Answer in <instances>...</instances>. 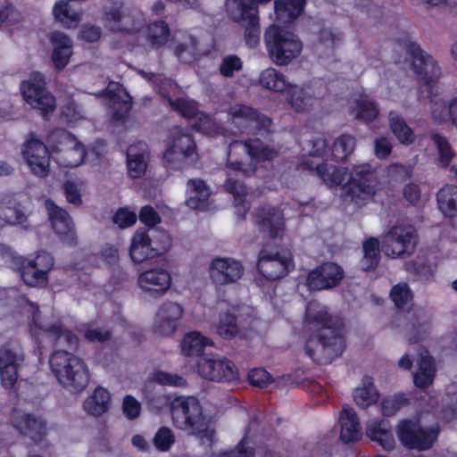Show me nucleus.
Wrapping results in <instances>:
<instances>
[{"label":"nucleus","mask_w":457,"mask_h":457,"mask_svg":"<svg viewBox=\"0 0 457 457\" xmlns=\"http://www.w3.org/2000/svg\"><path fill=\"white\" fill-rule=\"evenodd\" d=\"M312 148L310 155L321 157L325 161L321 163H314L309 158L303 159L299 167L303 170H309L319 177L324 184L329 187L342 185V195L357 204L374 197L376 194L377 178L375 170L369 163L353 166L348 181L343 185L348 175V170L344 167L328 164L329 147L327 140L316 137L311 140Z\"/></svg>","instance_id":"f257e3e1"},{"label":"nucleus","mask_w":457,"mask_h":457,"mask_svg":"<svg viewBox=\"0 0 457 457\" xmlns=\"http://www.w3.org/2000/svg\"><path fill=\"white\" fill-rule=\"evenodd\" d=\"M304 321L310 333L304 344L305 354L315 363L329 364L346 348L344 320L329 312L325 305L309 302Z\"/></svg>","instance_id":"f03ea898"},{"label":"nucleus","mask_w":457,"mask_h":457,"mask_svg":"<svg viewBox=\"0 0 457 457\" xmlns=\"http://www.w3.org/2000/svg\"><path fill=\"white\" fill-rule=\"evenodd\" d=\"M77 137L64 129H54L46 137V144L35 137L28 139L22 147V155L31 172L40 178L49 174L50 154H62L69 145H76Z\"/></svg>","instance_id":"7ed1b4c3"},{"label":"nucleus","mask_w":457,"mask_h":457,"mask_svg":"<svg viewBox=\"0 0 457 457\" xmlns=\"http://www.w3.org/2000/svg\"><path fill=\"white\" fill-rule=\"evenodd\" d=\"M49 365L58 382L73 393L83 391L89 382V370L82 359L68 350H55Z\"/></svg>","instance_id":"20e7f679"},{"label":"nucleus","mask_w":457,"mask_h":457,"mask_svg":"<svg viewBox=\"0 0 457 457\" xmlns=\"http://www.w3.org/2000/svg\"><path fill=\"white\" fill-rule=\"evenodd\" d=\"M174 426L190 434L197 435L202 443L212 446L214 443V430L209 428L203 414L202 406L194 398H175L170 405Z\"/></svg>","instance_id":"39448f33"},{"label":"nucleus","mask_w":457,"mask_h":457,"mask_svg":"<svg viewBox=\"0 0 457 457\" xmlns=\"http://www.w3.org/2000/svg\"><path fill=\"white\" fill-rule=\"evenodd\" d=\"M270 0H227L225 9L228 17L244 30V40L250 48L260 43V17L258 4Z\"/></svg>","instance_id":"423d86ee"},{"label":"nucleus","mask_w":457,"mask_h":457,"mask_svg":"<svg viewBox=\"0 0 457 457\" xmlns=\"http://www.w3.org/2000/svg\"><path fill=\"white\" fill-rule=\"evenodd\" d=\"M264 43L269 57L278 66L290 64L303 50V43L295 33L275 24L265 29Z\"/></svg>","instance_id":"0eeeda50"},{"label":"nucleus","mask_w":457,"mask_h":457,"mask_svg":"<svg viewBox=\"0 0 457 457\" xmlns=\"http://www.w3.org/2000/svg\"><path fill=\"white\" fill-rule=\"evenodd\" d=\"M256 267L258 272L267 280L280 279L294 270L293 254L287 249L265 243L259 252Z\"/></svg>","instance_id":"6e6552de"},{"label":"nucleus","mask_w":457,"mask_h":457,"mask_svg":"<svg viewBox=\"0 0 457 457\" xmlns=\"http://www.w3.org/2000/svg\"><path fill=\"white\" fill-rule=\"evenodd\" d=\"M24 284L43 288L48 285L49 273L54 265L51 253L38 251L33 257L18 256L13 260Z\"/></svg>","instance_id":"1a4fd4ad"},{"label":"nucleus","mask_w":457,"mask_h":457,"mask_svg":"<svg viewBox=\"0 0 457 457\" xmlns=\"http://www.w3.org/2000/svg\"><path fill=\"white\" fill-rule=\"evenodd\" d=\"M395 433L404 448L424 452L431 449L437 441L439 429L423 427L419 420L403 419L397 423Z\"/></svg>","instance_id":"9d476101"},{"label":"nucleus","mask_w":457,"mask_h":457,"mask_svg":"<svg viewBox=\"0 0 457 457\" xmlns=\"http://www.w3.org/2000/svg\"><path fill=\"white\" fill-rule=\"evenodd\" d=\"M196 144L190 133L179 127L169 130V142L163 153V161L167 168H177V162H185L193 156L197 158Z\"/></svg>","instance_id":"9b49d317"},{"label":"nucleus","mask_w":457,"mask_h":457,"mask_svg":"<svg viewBox=\"0 0 457 457\" xmlns=\"http://www.w3.org/2000/svg\"><path fill=\"white\" fill-rule=\"evenodd\" d=\"M418 235L411 225L393 226L384 238V251L393 258L410 256L416 248Z\"/></svg>","instance_id":"f8f14e48"},{"label":"nucleus","mask_w":457,"mask_h":457,"mask_svg":"<svg viewBox=\"0 0 457 457\" xmlns=\"http://www.w3.org/2000/svg\"><path fill=\"white\" fill-rule=\"evenodd\" d=\"M46 80L39 72H34L23 81L21 90L24 100L43 113L48 114L55 109L54 97L46 89Z\"/></svg>","instance_id":"ddd939ff"},{"label":"nucleus","mask_w":457,"mask_h":457,"mask_svg":"<svg viewBox=\"0 0 457 457\" xmlns=\"http://www.w3.org/2000/svg\"><path fill=\"white\" fill-rule=\"evenodd\" d=\"M196 369L203 378L211 381L232 382L238 378L237 368L232 361L226 357H199Z\"/></svg>","instance_id":"4468645a"},{"label":"nucleus","mask_w":457,"mask_h":457,"mask_svg":"<svg viewBox=\"0 0 457 457\" xmlns=\"http://www.w3.org/2000/svg\"><path fill=\"white\" fill-rule=\"evenodd\" d=\"M344 277L345 270L340 265L325 262L309 271L305 284L311 291L328 290L339 286Z\"/></svg>","instance_id":"2eb2a0df"},{"label":"nucleus","mask_w":457,"mask_h":457,"mask_svg":"<svg viewBox=\"0 0 457 457\" xmlns=\"http://www.w3.org/2000/svg\"><path fill=\"white\" fill-rule=\"evenodd\" d=\"M11 421L21 436L35 444L41 443L47 436V423L42 416L15 409L11 414Z\"/></svg>","instance_id":"dca6fc26"},{"label":"nucleus","mask_w":457,"mask_h":457,"mask_svg":"<svg viewBox=\"0 0 457 457\" xmlns=\"http://www.w3.org/2000/svg\"><path fill=\"white\" fill-rule=\"evenodd\" d=\"M46 206L52 228L60 240L69 245H75L77 243L76 233L68 212L50 199L46 201Z\"/></svg>","instance_id":"f3484780"},{"label":"nucleus","mask_w":457,"mask_h":457,"mask_svg":"<svg viewBox=\"0 0 457 457\" xmlns=\"http://www.w3.org/2000/svg\"><path fill=\"white\" fill-rule=\"evenodd\" d=\"M209 274L215 285H228L237 282L244 274L242 263L233 258L216 257L209 268Z\"/></svg>","instance_id":"a211bd4d"},{"label":"nucleus","mask_w":457,"mask_h":457,"mask_svg":"<svg viewBox=\"0 0 457 457\" xmlns=\"http://www.w3.org/2000/svg\"><path fill=\"white\" fill-rule=\"evenodd\" d=\"M24 361L21 351L6 345L0 348V381L5 389H12L19 378V369Z\"/></svg>","instance_id":"6ab92c4d"},{"label":"nucleus","mask_w":457,"mask_h":457,"mask_svg":"<svg viewBox=\"0 0 457 457\" xmlns=\"http://www.w3.org/2000/svg\"><path fill=\"white\" fill-rule=\"evenodd\" d=\"M253 216L259 229L268 233L270 239L283 235L285 220L277 207L268 204L260 205L255 209Z\"/></svg>","instance_id":"aec40b11"},{"label":"nucleus","mask_w":457,"mask_h":457,"mask_svg":"<svg viewBox=\"0 0 457 457\" xmlns=\"http://www.w3.org/2000/svg\"><path fill=\"white\" fill-rule=\"evenodd\" d=\"M138 285L153 297L163 295L170 287L171 276L162 268L148 269L138 276Z\"/></svg>","instance_id":"412c9836"},{"label":"nucleus","mask_w":457,"mask_h":457,"mask_svg":"<svg viewBox=\"0 0 457 457\" xmlns=\"http://www.w3.org/2000/svg\"><path fill=\"white\" fill-rule=\"evenodd\" d=\"M407 52L413 58L412 69L419 79L424 84L433 83L439 75V68L430 56L426 57L423 51L416 43H410Z\"/></svg>","instance_id":"4be33fe9"},{"label":"nucleus","mask_w":457,"mask_h":457,"mask_svg":"<svg viewBox=\"0 0 457 457\" xmlns=\"http://www.w3.org/2000/svg\"><path fill=\"white\" fill-rule=\"evenodd\" d=\"M183 312L180 304L171 302L163 303L156 313L157 320L154 325V332L163 337L171 336L175 332Z\"/></svg>","instance_id":"5701e85b"},{"label":"nucleus","mask_w":457,"mask_h":457,"mask_svg":"<svg viewBox=\"0 0 457 457\" xmlns=\"http://www.w3.org/2000/svg\"><path fill=\"white\" fill-rule=\"evenodd\" d=\"M128 175L132 179L142 178L147 170L150 151L148 145L138 141L130 145L126 152Z\"/></svg>","instance_id":"b1692460"},{"label":"nucleus","mask_w":457,"mask_h":457,"mask_svg":"<svg viewBox=\"0 0 457 457\" xmlns=\"http://www.w3.org/2000/svg\"><path fill=\"white\" fill-rule=\"evenodd\" d=\"M129 256L133 262L142 263L149 259L158 257L151 245L148 228H137L131 238Z\"/></svg>","instance_id":"393cba45"},{"label":"nucleus","mask_w":457,"mask_h":457,"mask_svg":"<svg viewBox=\"0 0 457 457\" xmlns=\"http://www.w3.org/2000/svg\"><path fill=\"white\" fill-rule=\"evenodd\" d=\"M366 435L386 451H391L395 447L392 428L387 420H374L368 423Z\"/></svg>","instance_id":"a878e982"},{"label":"nucleus","mask_w":457,"mask_h":457,"mask_svg":"<svg viewBox=\"0 0 457 457\" xmlns=\"http://www.w3.org/2000/svg\"><path fill=\"white\" fill-rule=\"evenodd\" d=\"M340 439L344 443L357 442L361 438L359 417L352 408H344L339 416Z\"/></svg>","instance_id":"bb28decb"},{"label":"nucleus","mask_w":457,"mask_h":457,"mask_svg":"<svg viewBox=\"0 0 457 457\" xmlns=\"http://www.w3.org/2000/svg\"><path fill=\"white\" fill-rule=\"evenodd\" d=\"M187 190L190 195L186 200L187 205L193 210H206L211 193L205 182L201 179H190Z\"/></svg>","instance_id":"cd10ccee"},{"label":"nucleus","mask_w":457,"mask_h":457,"mask_svg":"<svg viewBox=\"0 0 457 457\" xmlns=\"http://www.w3.org/2000/svg\"><path fill=\"white\" fill-rule=\"evenodd\" d=\"M51 42L54 46L52 59L57 69H63L72 54L71 38L62 32L54 31L51 35Z\"/></svg>","instance_id":"c85d7f7f"},{"label":"nucleus","mask_w":457,"mask_h":457,"mask_svg":"<svg viewBox=\"0 0 457 457\" xmlns=\"http://www.w3.org/2000/svg\"><path fill=\"white\" fill-rule=\"evenodd\" d=\"M110 402L109 391L102 386H97L92 395L85 400L83 408L88 414L99 417L109 410Z\"/></svg>","instance_id":"c756f323"},{"label":"nucleus","mask_w":457,"mask_h":457,"mask_svg":"<svg viewBox=\"0 0 457 457\" xmlns=\"http://www.w3.org/2000/svg\"><path fill=\"white\" fill-rule=\"evenodd\" d=\"M437 206L444 216L457 218V186L445 185L436 194Z\"/></svg>","instance_id":"7c9ffc66"},{"label":"nucleus","mask_w":457,"mask_h":457,"mask_svg":"<svg viewBox=\"0 0 457 457\" xmlns=\"http://www.w3.org/2000/svg\"><path fill=\"white\" fill-rule=\"evenodd\" d=\"M305 0H275V14L282 23H290L298 18L304 8Z\"/></svg>","instance_id":"2f4dec72"},{"label":"nucleus","mask_w":457,"mask_h":457,"mask_svg":"<svg viewBox=\"0 0 457 457\" xmlns=\"http://www.w3.org/2000/svg\"><path fill=\"white\" fill-rule=\"evenodd\" d=\"M46 332L55 340L57 345L65 346L68 350L77 351L79 346V337L62 322L50 324Z\"/></svg>","instance_id":"473e14b6"},{"label":"nucleus","mask_w":457,"mask_h":457,"mask_svg":"<svg viewBox=\"0 0 457 457\" xmlns=\"http://www.w3.org/2000/svg\"><path fill=\"white\" fill-rule=\"evenodd\" d=\"M77 331L87 343L104 344L112 337V329L108 325L96 326L93 322L79 325Z\"/></svg>","instance_id":"72a5a7b5"},{"label":"nucleus","mask_w":457,"mask_h":457,"mask_svg":"<svg viewBox=\"0 0 457 457\" xmlns=\"http://www.w3.org/2000/svg\"><path fill=\"white\" fill-rule=\"evenodd\" d=\"M418 365V370L413 375V383L418 388L425 389L433 383L436 377L434 360L428 354L422 355Z\"/></svg>","instance_id":"f704fd0d"},{"label":"nucleus","mask_w":457,"mask_h":457,"mask_svg":"<svg viewBox=\"0 0 457 457\" xmlns=\"http://www.w3.org/2000/svg\"><path fill=\"white\" fill-rule=\"evenodd\" d=\"M212 341L200 332L191 331L184 336L181 342V353L186 356L203 357L204 347L211 345Z\"/></svg>","instance_id":"c9c22d12"},{"label":"nucleus","mask_w":457,"mask_h":457,"mask_svg":"<svg viewBox=\"0 0 457 457\" xmlns=\"http://www.w3.org/2000/svg\"><path fill=\"white\" fill-rule=\"evenodd\" d=\"M107 94L110 97V104L114 109L113 114H122L130 111L132 98L120 85L110 84Z\"/></svg>","instance_id":"e433bc0d"},{"label":"nucleus","mask_w":457,"mask_h":457,"mask_svg":"<svg viewBox=\"0 0 457 457\" xmlns=\"http://www.w3.org/2000/svg\"><path fill=\"white\" fill-rule=\"evenodd\" d=\"M361 386L357 387L353 392V399L356 404L361 408H367L378 400V392L374 385L373 378L364 376L361 380Z\"/></svg>","instance_id":"4c0bfd02"},{"label":"nucleus","mask_w":457,"mask_h":457,"mask_svg":"<svg viewBox=\"0 0 457 457\" xmlns=\"http://www.w3.org/2000/svg\"><path fill=\"white\" fill-rule=\"evenodd\" d=\"M242 143L251 159L257 162L273 161L278 154V151L265 145L259 138H249Z\"/></svg>","instance_id":"58836bf2"},{"label":"nucleus","mask_w":457,"mask_h":457,"mask_svg":"<svg viewBox=\"0 0 457 457\" xmlns=\"http://www.w3.org/2000/svg\"><path fill=\"white\" fill-rule=\"evenodd\" d=\"M355 147L354 137L348 134L340 135L329 147L328 160L336 162H345Z\"/></svg>","instance_id":"ea45409f"},{"label":"nucleus","mask_w":457,"mask_h":457,"mask_svg":"<svg viewBox=\"0 0 457 457\" xmlns=\"http://www.w3.org/2000/svg\"><path fill=\"white\" fill-rule=\"evenodd\" d=\"M215 330L222 339L235 338L240 332L237 316L228 311L220 312Z\"/></svg>","instance_id":"a19ab883"},{"label":"nucleus","mask_w":457,"mask_h":457,"mask_svg":"<svg viewBox=\"0 0 457 457\" xmlns=\"http://www.w3.org/2000/svg\"><path fill=\"white\" fill-rule=\"evenodd\" d=\"M363 257L361 260V269L364 271H373L380 262L379 242L375 237H370L363 242Z\"/></svg>","instance_id":"79ce46f5"},{"label":"nucleus","mask_w":457,"mask_h":457,"mask_svg":"<svg viewBox=\"0 0 457 457\" xmlns=\"http://www.w3.org/2000/svg\"><path fill=\"white\" fill-rule=\"evenodd\" d=\"M259 83L264 88L274 92H284L290 87L285 76L274 68H268L262 71Z\"/></svg>","instance_id":"37998d69"},{"label":"nucleus","mask_w":457,"mask_h":457,"mask_svg":"<svg viewBox=\"0 0 457 457\" xmlns=\"http://www.w3.org/2000/svg\"><path fill=\"white\" fill-rule=\"evenodd\" d=\"M170 35L169 25L165 21L150 23L145 30V38L153 46L159 48L168 42Z\"/></svg>","instance_id":"c03bdc74"},{"label":"nucleus","mask_w":457,"mask_h":457,"mask_svg":"<svg viewBox=\"0 0 457 457\" xmlns=\"http://www.w3.org/2000/svg\"><path fill=\"white\" fill-rule=\"evenodd\" d=\"M54 16L65 28H76L81 20V12L71 11L67 1H59L54 6Z\"/></svg>","instance_id":"a18cd8bd"},{"label":"nucleus","mask_w":457,"mask_h":457,"mask_svg":"<svg viewBox=\"0 0 457 457\" xmlns=\"http://www.w3.org/2000/svg\"><path fill=\"white\" fill-rule=\"evenodd\" d=\"M87 152L84 145L77 139L76 145H69L59 154L58 159L62 165L67 168H74L82 164L86 159Z\"/></svg>","instance_id":"49530a36"},{"label":"nucleus","mask_w":457,"mask_h":457,"mask_svg":"<svg viewBox=\"0 0 457 457\" xmlns=\"http://www.w3.org/2000/svg\"><path fill=\"white\" fill-rule=\"evenodd\" d=\"M288 101L295 112H304L310 111L314 98L303 88L294 86L290 87Z\"/></svg>","instance_id":"de8ad7c7"},{"label":"nucleus","mask_w":457,"mask_h":457,"mask_svg":"<svg viewBox=\"0 0 457 457\" xmlns=\"http://www.w3.org/2000/svg\"><path fill=\"white\" fill-rule=\"evenodd\" d=\"M430 138L436 147L438 153V160L442 167H449L453 157L455 156V153L451 144L445 137L438 133H432Z\"/></svg>","instance_id":"09e8293b"},{"label":"nucleus","mask_w":457,"mask_h":457,"mask_svg":"<svg viewBox=\"0 0 457 457\" xmlns=\"http://www.w3.org/2000/svg\"><path fill=\"white\" fill-rule=\"evenodd\" d=\"M403 116H394L390 120V128L398 141L403 145H411L415 140L411 128L402 119Z\"/></svg>","instance_id":"8fccbe9b"},{"label":"nucleus","mask_w":457,"mask_h":457,"mask_svg":"<svg viewBox=\"0 0 457 457\" xmlns=\"http://www.w3.org/2000/svg\"><path fill=\"white\" fill-rule=\"evenodd\" d=\"M410 404V398L404 393L386 397L381 402V411L386 417L395 415L400 409Z\"/></svg>","instance_id":"3c124183"},{"label":"nucleus","mask_w":457,"mask_h":457,"mask_svg":"<svg viewBox=\"0 0 457 457\" xmlns=\"http://www.w3.org/2000/svg\"><path fill=\"white\" fill-rule=\"evenodd\" d=\"M232 122L237 121L245 124L246 126L253 127L256 130L257 134H262V132H270L272 126V119L270 116H231Z\"/></svg>","instance_id":"603ef678"},{"label":"nucleus","mask_w":457,"mask_h":457,"mask_svg":"<svg viewBox=\"0 0 457 457\" xmlns=\"http://www.w3.org/2000/svg\"><path fill=\"white\" fill-rule=\"evenodd\" d=\"M153 380L162 386L185 388L188 386L187 379L178 374L163 370H156L153 373Z\"/></svg>","instance_id":"864d4df0"},{"label":"nucleus","mask_w":457,"mask_h":457,"mask_svg":"<svg viewBox=\"0 0 457 457\" xmlns=\"http://www.w3.org/2000/svg\"><path fill=\"white\" fill-rule=\"evenodd\" d=\"M412 297V292L406 283H398L391 288L390 298L398 309L403 308Z\"/></svg>","instance_id":"5fc2aeb1"},{"label":"nucleus","mask_w":457,"mask_h":457,"mask_svg":"<svg viewBox=\"0 0 457 457\" xmlns=\"http://www.w3.org/2000/svg\"><path fill=\"white\" fill-rule=\"evenodd\" d=\"M249 443V429H247L234 449L220 453L219 457H254L255 450L248 445Z\"/></svg>","instance_id":"6e6d98bb"},{"label":"nucleus","mask_w":457,"mask_h":457,"mask_svg":"<svg viewBox=\"0 0 457 457\" xmlns=\"http://www.w3.org/2000/svg\"><path fill=\"white\" fill-rule=\"evenodd\" d=\"M243 70V61L236 54L226 55L222 58L219 71L224 78H233L236 72Z\"/></svg>","instance_id":"4d7b16f0"},{"label":"nucleus","mask_w":457,"mask_h":457,"mask_svg":"<svg viewBox=\"0 0 457 457\" xmlns=\"http://www.w3.org/2000/svg\"><path fill=\"white\" fill-rule=\"evenodd\" d=\"M150 237L151 245L158 257L166 253L172 245L171 237L164 230H155Z\"/></svg>","instance_id":"13d9d810"},{"label":"nucleus","mask_w":457,"mask_h":457,"mask_svg":"<svg viewBox=\"0 0 457 457\" xmlns=\"http://www.w3.org/2000/svg\"><path fill=\"white\" fill-rule=\"evenodd\" d=\"M175 442V436L167 427H161L155 433L153 443L155 448L160 452H167Z\"/></svg>","instance_id":"bf43d9fd"},{"label":"nucleus","mask_w":457,"mask_h":457,"mask_svg":"<svg viewBox=\"0 0 457 457\" xmlns=\"http://www.w3.org/2000/svg\"><path fill=\"white\" fill-rule=\"evenodd\" d=\"M169 104L173 111L180 114H198L197 103L189 98L181 97L176 100L169 98Z\"/></svg>","instance_id":"052dcab7"},{"label":"nucleus","mask_w":457,"mask_h":457,"mask_svg":"<svg viewBox=\"0 0 457 457\" xmlns=\"http://www.w3.org/2000/svg\"><path fill=\"white\" fill-rule=\"evenodd\" d=\"M248 380L252 386L264 388L272 382V377L263 368H253L248 372Z\"/></svg>","instance_id":"680f3d73"},{"label":"nucleus","mask_w":457,"mask_h":457,"mask_svg":"<svg viewBox=\"0 0 457 457\" xmlns=\"http://www.w3.org/2000/svg\"><path fill=\"white\" fill-rule=\"evenodd\" d=\"M358 114H378L379 108L377 102L370 96L362 94L355 100Z\"/></svg>","instance_id":"e2e57ef3"},{"label":"nucleus","mask_w":457,"mask_h":457,"mask_svg":"<svg viewBox=\"0 0 457 457\" xmlns=\"http://www.w3.org/2000/svg\"><path fill=\"white\" fill-rule=\"evenodd\" d=\"M190 121L192 119L198 117V120L195 122V130L202 131L204 134L212 135L218 133L219 127L213 122V116H184Z\"/></svg>","instance_id":"0e129e2a"},{"label":"nucleus","mask_w":457,"mask_h":457,"mask_svg":"<svg viewBox=\"0 0 457 457\" xmlns=\"http://www.w3.org/2000/svg\"><path fill=\"white\" fill-rule=\"evenodd\" d=\"M112 220L119 228H126L136 223L137 214L127 208H120L114 213Z\"/></svg>","instance_id":"69168bd1"},{"label":"nucleus","mask_w":457,"mask_h":457,"mask_svg":"<svg viewBox=\"0 0 457 457\" xmlns=\"http://www.w3.org/2000/svg\"><path fill=\"white\" fill-rule=\"evenodd\" d=\"M122 411L128 420H133L140 415L141 403L134 396L128 395L123 398Z\"/></svg>","instance_id":"338daca9"},{"label":"nucleus","mask_w":457,"mask_h":457,"mask_svg":"<svg viewBox=\"0 0 457 457\" xmlns=\"http://www.w3.org/2000/svg\"><path fill=\"white\" fill-rule=\"evenodd\" d=\"M139 220L148 228H153L161 222V217L151 205H145L139 212Z\"/></svg>","instance_id":"774afa93"}]
</instances>
